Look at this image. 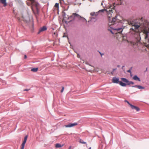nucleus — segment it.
Wrapping results in <instances>:
<instances>
[{
  "mask_svg": "<svg viewBox=\"0 0 149 149\" xmlns=\"http://www.w3.org/2000/svg\"><path fill=\"white\" fill-rule=\"evenodd\" d=\"M141 18V21L142 22L140 24V25H137L136 23H132V26L134 27V28H131L130 29V31L129 32L131 34L132 38L136 39V41L139 42L141 40V38L140 36V32L139 29L140 28L142 32L145 34L146 36L145 39H148V34L149 33V24L146 20L143 21Z\"/></svg>",
  "mask_w": 149,
  "mask_h": 149,
  "instance_id": "1",
  "label": "nucleus"
},
{
  "mask_svg": "<svg viewBox=\"0 0 149 149\" xmlns=\"http://www.w3.org/2000/svg\"><path fill=\"white\" fill-rule=\"evenodd\" d=\"M26 4L28 6L32 5L31 8L32 10L33 11L34 8L36 10L37 13H38L39 10L38 8V4L36 3L35 1H34V0H28L26 1Z\"/></svg>",
  "mask_w": 149,
  "mask_h": 149,
  "instance_id": "2",
  "label": "nucleus"
},
{
  "mask_svg": "<svg viewBox=\"0 0 149 149\" xmlns=\"http://www.w3.org/2000/svg\"><path fill=\"white\" fill-rule=\"evenodd\" d=\"M75 14V19H81L82 20L83 22L86 21L87 22L86 19L82 17L80 15L76 13H74Z\"/></svg>",
  "mask_w": 149,
  "mask_h": 149,
  "instance_id": "3",
  "label": "nucleus"
},
{
  "mask_svg": "<svg viewBox=\"0 0 149 149\" xmlns=\"http://www.w3.org/2000/svg\"><path fill=\"white\" fill-rule=\"evenodd\" d=\"M112 81L113 83L116 84H118L120 82L119 80V78L118 77L117 78L115 77L113 78L112 79Z\"/></svg>",
  "mask_w": 149,
  "mask_h": 149,
  "instance_id": "4",
  "label": "nucleus"
},
{
  "mask_svg": "<svg viewBox=\"0 0 149 149\" xmlns=\"http://www.w3.org/2000/svg\"><path fill=\"white\" fill-rule=\"evenodd\" d=\"M77 125V123H70L67 125H66L65 126L66 127H71L74 126H76Z\"/></svg>",
  "mask_w": 149,
  "mask_h": 149,
  "instance_id": "5",
  "label": "nucleus"
},
{
  "mask_svg": "<svg viewBox=\"0 0 149 149\" xmlns=\"http://www.w3.org/2000/svg\"><path fill=\"white\" fill-rule=\"evenodd\" d=\"M121 79L123 82L127 83L126 85H130L131 84H130V81H129L128 79L125 78H121Z\"/></svg>",
  "mask_w": 149,
  "mask_h": 149,
  "instance_id": "6",
  "label": "nucleus"
},
{
  "mask_svg": "<svg viewBox=\"0 0 149 149\" xmlns=\"http://www.w3.org/2000/svg\"><path fill=\"white\" fill-rule=\"evenodd\" d=\"M47 29V28L46 26H44L43 27L41 28L39 30V31L38 34H39L41 32L46 31Z\"/></svg>",
  "mask_w": 149,
  "mask_h": 149,
  "instance_id": "7",
  "label": "nucleus"
},
{
  "mask_svg": "<svg viewBox=\"0 0 149 149\" xmlns=\"http://www.w3.org/2000/svg\"><path fill=\"white\" fill-rule=\"evenodd\" d=\"M132 88H137L140 89H143L145 88V87L140 85H135L132 86Z\"/></svg>",
  "mask_w": 149,
  "mask_h": 149,
  "instance_id": "8",
  "label": "nucleus"
},
{
  "mask_svg": "<svg viewBox=\"0 0 149 149\" xmlns=\"http://www.w3.org/2000/svg\"><path fill=\"white\" fill-rule=\"evenodd\" d=\"M131 107L132 109H135L137 111H139L140 110L139 108L138 107L132 105L131 106Z\"/></svg>",
  "mask_w": 149,
  "mask_h": 149,
  "instance_id": "9",
  "label": "nucleus"
},
{
  "mask_svg": "<svg viewBox=\"0 0 149 149\" xmlns=\"http://www.w3.org/2000/svg\"><path fill=\"white\" fill-rule=\"evenodd\" d=\"M0 3L3 4L4 7H6L7 5L6 0H0Z\"/></svg>",
  "mask_w": 149,
  "mask_h": 149,
  "instance_id": "10",
  "label": "nucleus"
},
{
  "mask_svg": "<svg viewBox=\"0 0 149 149\" xmlns=\"http://www.w3.org/2000/svg\"><path fill=\"white\" fill-rule=\"evenodd\" d=\"M125 28V26H122L121 27L115 29H114L118 31H120L122 32Z\"/></svg>",
  "mask_w": 149,
  "mask_h": 149,
  "instance_id": "11",
  "label": "nucleus"
},
{
  "mask_svg": "<svg viewBox=\"0 0 149 149\" xmlns=\"http://www.w3.org/2000/svg\"><path fill=\"white\" fill-rule=\"evenodd\" d=\"M133 79L136 81H141L140 79L136 75H134L133 77Z\"/></svg>",
  "mask_w": 149,
  "mask_h": 149,
  "instance_id": "12",
  "label": "nucleus"
},
{
  "mask_svg": "<svg viewBox=\"0 0 149 149\" xmlns=\"http://www.w3.org/2000/svg\"><path fill=\"white\" fill-rule=\"evenodd\" d=\"M74 15H75L74 13H73L70 17H68V19H72L71 20H72V21L75 20Z\"/></svg>",
  "mask_w": 149,
  "mask_h": 149,
  "instance_id": "13",
  "label": "nucleus"
},
{
  "mask_svg": "<svg viewBox=\"0 0 149 149\" xmlns=\"http://www.w3.org/2000/svg\"><path fill=\"white\" fill-rule=\"evenodd\" d=\"M119 84L121 86L123 87L125 86L126 85V84L125 83H123L122 81H120L119 82Z\"/></svg>",
  "mask_w": 149,
  "mask_h": 149,
  "instance_id": "14",
  "label": "nucleus"
},
{
  "mask_svg": "<svg viewBox=\"0 0 149 149\" xmlns=\"http://www.w3.org/2000/svg\"><path fill=\"white\" fill-rule=\"evenodd\" d=\"M96 20V18L95 17H91V19L88 21V22H90L91 21H93L95 22Z\"/></svg>",
  "mask_w": 149,
  "mask_h": 149,
  "instance_id": "15",
  "label": "nucleus"
},
{
  "mask_svg": "<svg viewBox=\"0 0 149 149\" xmlns=\"http://www.w3.org/2000/svg\"><path fill=\"white\" fill-rule=\"evenodd\" d=\"M63 146V145H61L59 143H56L55 146V147L56 148H61V147Z\"/></svg>",
  "mask_w": 149,
  "mask_h": 149,
  "instance_id": "16",
  "label": "nucleus"
},
{
  "mask_svg": "<svg viewBox=\"0 0 149 149\" xmlns=\"http://www.w3.org/2000/svg\"><path fill=\"white\" fill-rule=\"evenodd\" d=\"M27 138H28L27 135H26L25 136L24 139V140L23 142V143L25 144V143L26 141Z\"/></svg>",
  "mask_w": 149,
  "mask_h": 149,
  "instance_id": "17",
  "label": "nucleus"
},
{
  "mask_svg": "<svg viewBox=\"0 0 149 149\" xmlns=\"http://www.w3.org/2000/svg\"><path fill=\"white\" fill-rule=\"evenodd\" d=\"M38 68H34L32 69L31 70L33 72H36L38 71Z\"/></svg>",
  "mask_w": 149,
  "mask_h": 149,
  "instance_id": "18",
  "label": "nucleus"
},
{
  "mask_svg": "<svg viewBox=\"0 0 149 149\" xmlns=\"http://www.w3.org/2000/svg\"><path fill=\"white\" fill-rule=\"evenodd\" d=\"M97 14H98L97 13H96V14H95V13L94 12H92V13H90L91 15V16H94L95 15V16H97Z\"/></svg>",
  "mask_w": 149,
  "mask_h": 149,
  "instance_id": "19",
  "label": "nucleus"
},
{
  "mask_svg": "<svg viewBox=\"0 0 149 149\" xmlns=\"http://www.w3.org/2000/svg\"><path fill=\"white\" fill-rule=\"evenodd\" d=\"M72 21V20H70V21L68 22L67 21H65L64 19L63 20V22H65L66 24H68Z\"/></svg>",
  "mask_w": 149,
  "mask_h": 149,
  "instance_id": "20",
  "label": "nucleus"
},
{
  "mask_svg": "<svg viewBox=\"0 0 149 149\" xmlns=\"http://www.w3.org/2000/svg\"><path fill=\"white\" fill-rule=\"evenodd\" d=\"M116 16L115 17H113L112 19V20L111 22H115L116 20Z\"/></svg>",
  "mask_w": 149,
  "mask_h": 149,
  "instance_id": "21",
  "label": "nucleus"
},
{
  "mask_svg": "<svg viewBox=\"0 0 149 149\" xmlns=\"http://www.w3.org/2000/svg\"><path fill=\"white\" fill-rule=\"evenodd\" d=\"M79 142L81 143L82 144H86V142L84 141L82 139H80L79 140Z\"/></svg>",
  "mask_w": 149,
  "mask_h": 149,
  "instance_id": "22",
  "label": "nucleus"
},
{
  "mask_svg": "<svg viewBox=\"0 0 149 149\" xmlns=\"http://www.w3.org/2000/svg\"><path fill=\"white\" fill-rule=\"evenodd\" d=\"M25 143H22L21 145V149H24Z\"/></svg>",
  "mask_w": 149,
  "mask_h": 149,
  "instance_id": "23",
  "label": "nucleus"
},
{
  "mask_svg": "<svg viewBox=\"0 0 149 149\" xmlns=\"http://www.w3.org/2000/svg\"><path fill=\"white\" fill-rule=\"evenodd\" d=\"M125 102H127V103H128V104L129 105H130V107H131V106L132 105V104H130V102H129L128 101H127V100H125Z\"/></svg>",
  "mask_w": 149,
  "mask_h": 149,
  "instance_id": "24",
  "label": "nucleus"
},
{
  "mask_svg": "<svg viewBox=\"0 0 149 149\" xmlns=\"http://www.w3.org/2000/svg\"><path fill=\"white\" fill-rule=\"evenodd\" d=\"M55 6L56 8H58L59 7V4L58 3H56L55 4Z\"/></svg>",
  "mask_w": 149,
  "mask_h": 149,
  "instance_id": "25",
  "label": "nucleus"
},
{
  "mask_svg": "<svg viewBox=\"0 0 149 149\" xmlns=\"http://www.w3.org/2000/svg\"><path fill=\"white\" fill-rule=\"evenodd\" d=\"M116 68H114L113 69L112 71L111 72V74H113L114 72L116 70Z\"/></svg>",
  "mask_w": 149,
  "mask_h": 149,
  "instance_id": "26",
  "label": "nucleus"
},
{
  "mask_svg": "<svg viewBox=\"0 0 149 149\" xmlns=\"http://www.w3.org/2000/svg\"><path fill=\"white\" fill-rule=\"evenodd\" d=\"M66 15V14L65 13V12H64L63 14V16L64 18H66V17H65Z\"/></svg>",
  "mask_w": 149,
  "mask_h": 149,
  "instance_id": "27",
  "label": "nucleus"
},
{
  "mask_svg": "<svg viewBox=\"0 0 149 149\" xmlns=\"http://www.w3.org/2000/svg\"><path fill=\"white\" fill-rule=\"evenodd\" d=\"M60 1L61 4H63L64 3V1L63 0H60Z\"/></svg>",
  "mask_w": 149,
  "mask_h": 149,
  "instance_id": "28",
  "label": "nucleus"
},
{
  "mask_svg": "<svg viewBox=\"0 0 149 149\" xmlns=\"http://www.w3.org/2000/svg\"><path fill=\"white\" fill-rule=\"evenodd\" d=\"M132 67H131L130 70H127V72L131 73V70L132 69Z\"/></svg>",
  "mask_w": 149,
  "mask_h": 149,
  "instance_id": "29",
  "label": "nucleus"
},
{
  "mask_svg": "<svg viewBox=\"0 0 149 149\" xmlns=\"http://www.w3.org/2000/svg\"><path fill=\"white\" fill-rule=\"evenodd\" d=\"M64 89V87L63 86L62 87V89H61V93H62L63 92Z\"/></svg>",
  "mask_w": 149,
  "mask_h": 149,
  "instance_id": "30",
  "label": "nucleus"
},
{
  "mask_svg": "<svg viewBox=\"0 0 149 149\" xmlns=\"http://www.w3.org/2000/svg\"><path fill=\"white\" fill-rule=\"evenodd\" d=\"M109 30L110 31V32L112 34H114V33L111 30L109 29Z\"/></svg>",
  "mask_w": 149,
  "mask_h": 149,
  "instance_id": "31",
  "label": "nucleus"
},
{
  "mask_svg": "<svg viewBox=\"0 0 149 149\" xmlns=\"http://www.w3.org/2000/svg\"><path fill=\"white\" fill-rule=\"evenodd\" d=\"M130 84H134V82H132V81H130Z\"/></svg>",
  "mask_w": 149,
  "mask_h": 149,
  "instance_id": "32",
  "label": "nucleus"
},
{
  "mask_svg": "<svg viewBox=\"0 0 149 149\" xmlns=\"http://www.w3.org/2000/svg\"><path fill=\"white\" fill-rule=\"evenodd\" d=\"M29 89H25L24 90V91H29Z\"/></svg>",
  "mask_w": 149,
  "mask_h": 149,
  "instance_id": "33",
  "label": "nucleus"
},
{
  "mask_svg": "<svg viewBox=\"0 0 149 149\" xmlns=\"http://www.w3.org/2000/svg\"><path fill=\"white\" fill-rule=\"evenodd\" d=\"M27 58V56L26 55H25L24 56V58L26 59Z\"/></svg>",
  "mask_w": 149,
  "mask_h": 149,
  "instance_id": "34",
  "label": "nucleus"
},
{
  "mask_svg": "<svg viewBox=\"0 0 149 149\" xmlns=\"http://www.w3.org/2000/svg\"><path fill=\"white\" fill-rule=\"evenodd\" d=\"M99 53H100V55H101V56H102V55H103V54H102V53H101L100 52H99Z\"/></svg>",
  "mask_w": 149,
  "mask_h": 149,
  "instance_id": "35",
  "label": "nucleus"
},
{
  "mask_svg": "<svg viewBox=\"0 0 149 149\" xmlns=\"http://www.w3.org/2000/svg\"><path fill=\"white\" fill-rule=\"evenodd\" d=\"M117 67L118 68H119L120 67V65H118Z\"/></svg>",
  "mask_w": 149,
  "mask_h": 149,
  "instance_id": "36",
  "label": "nucleus"
},
{
  "mask_svg": "<svg viewBox=\"0 0 149 149\" xmlns=\"http://www.w3.org/2000/svg\"><path fill=\"white\" fill-rule=\"evenodd\" d=\"M101 11L102 12H103V10H99V12Z\"/></svg>",
  "mask_w": 149,
  "mask_h": 149,
  "instance_id": "37",
  "label": "nucleus"
},
{
  "mask_svg": "<svg viewBox=\"0 0 149 149\" xmlns=\"http://www.w3.org/2000/svg\"><path fill=\"white\" fill-rule=\"evenodd\" d=\"M124 67V66H123L122 68V69H123Z\"/></svg>",
  "mask_w": 149,
  "mask_h": 149,
  "instance_id": "38",
  "label": "nucleus"
},
{
  "mask_svg": "<svg viewBox=\"0 0 149 149\" xmlns=\"http://www.w3.org/2000/svg\"><path fill=\"white\" fill-rule=\"evenodd\" d=\"M88 149H91V147H90V148H88Z\"/></svg>",
  "mask_w": 149,
  "mask_h": 149,
  "instance_id": "39",
  "label": "nucleus"
},
{
  "mask_svg": "<svg viewBox=\"0 0 149 149\" xmlns=\"http://www.w3.org/2000/svg\"><path fill=\"white\" fill-rule=\"evenodd\" d=\"M147 68H146V71H147Z\"/></svg>",
  "mask_w": 149,
  "mask_h": 149,
  "instance_id": "40",
  "label": "nucleus"
},
{
  "mask_svg": "<svg viewBox=\"0 0 149 149\" xmlns=\"http://www.w3.org/2000/svg\"><path fill=\"white\" fill-rule=\"evenodd\" d=\"M18 20H19V19H19V18H18Z\"/></svg>",
  "mask_w": 149,
  "mask_h": 149,
  "instance_id": "41",
  "label": "nucleus"
},
{
  "mask_svg": "<svg viewBox=\"0 0 149 149\" xmlns=\"http://www.w3.org/2000/svg\"><path fill=\"white\" fill-rule=\"evenodd\" d=\"M131 76H132V74H131Z\"/></svg>",
  "mask_w": 149,
  "mask_h": 149,
  "instance_id": "42",
  "label": "nucleus"
},
{
  "mask_svg": "<svg viewBox=\"0 0 149 149\" xmlns=\"http://www.w3.org/2000/svg\"><path fill=\"white\" fill-rule=\"evenodd\" d=\"M86 64H88L87 63H86Z\"/></svg>",
  "mask_w": 149,
  "mask_h": 149,
  "instance_id": "43",
  "label": "nucleus"
},
{
  "mask_svg": "<svg viewBox=\"0 0 149 149\" xmlns=\"http://www.w3.org/2000/svg\"><path fill=\"white\" fill-rule=\"evenodd\" d=\"M34 1H35V0H34Z\"/></svg>",
  "mask_w": 149,
  "mask_h": 149,
  "instance_id": "44",
  "label": "nucleus"
}]
</instances>
